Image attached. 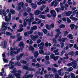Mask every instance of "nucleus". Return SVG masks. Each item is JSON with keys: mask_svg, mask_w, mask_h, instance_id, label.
Masks as SVG:
<instances>
[{"mask_svg": "<svg viewBox=\"0 0 78 78\" xmlns=\"http://www.w3.org/2000/svg\"><path fill=\"white\" fill-rule=\"evenodd\" d=\"M18 73H15L13 74H9L8 76V78H15V76H18L19 75H20L22 74V71L20 70L18 71Z\"/></svg>", "mask_w": 78, "mask_h": 78, "instance_id": "1", "label": "nucleus"}, {"mask_svg": "<svg viewBox=\"0 0 78 78\" xmlns=\"http://www.w3.org/2000/svg\"><path fill=\"white\" fill-rule=\"evenodd\" d=\"M76 62H72L71 63H68L67 64L68 66H73V67L74 69H76Z\"/></svg>", "mask_w": 78, "mask_h": 78, "instance_id": "2", "label": "nucleus"}, {"mask_svg": "<svg viewBox=\"0 0 78 78\" xmlns=\"http://www.w3.org/2000/svg\"><path fill=\"white\" fill-rule=\"evenodd\" d=\"M55 27V24L53 23H52L50 25V26L48 24H46V27L48 30H50L51 28H53Z\"/></svg>", "mask_w": 78, "mask_h": 78, "instance_id": "3", "label": "nucleus"}, {"mask_svg": "<svg viewBox=\"0 0 78 78\" xmlns=\"http://www.w3.org/2000/svg\"><path fill=\"white\" fill-rule=\"evenodd\" d=\"M61 30L59 29H57L55 30V31L56 32H57V34L56 35L55 37L57 38L58 37H59V36L60 34H61V32L60 31V30Z\"/></svg>", "mask_w": 78, "mask_h": 78, "instance_id": "4", "label": "nucleus"}, {"mask_svg": "<svg viewBox=\"0 0 78 78\" xmlns=\"http://www.w3.org/2000/svg\"><path fill=\"white\" fill-rule=\"evenodd\" d=\"M0 14L1 15L3 14L4 16H6V12H5V9L2 10L0 9Z\"/></svg>", "mask_w": 78, "mask_h": 78, "instance_id": "5", "label": "nucleus"}, {"mask_svg": "<svg viewBox=\"0 0 78 78\" xmlns=\"http://www.w3.org/2000/svg\"><path fill=\"white\" fill-rule=\"evenodd\" d=\"M50 13L51 14V16H53V17H56V12L55 10H51L50 11Z\"/></svg>", "mask_w": 78, "mask_h": 78, "instance_id": "6", "label": "nucleus"}, {"mask_svg": "<svg viewBox=\"0 0 78 78\" xmlns=\"http://www.w3.org/2000/svg\"><path fill=\"white\" fill-rule=\"evenodd\" d=\"M20 34H17L16 37H17V39L16 40V42H18V41H20L22 40V36H20Z\"/></svg>", "mask_w": 78, "mask_h": 78, "instance_id": "7", "label": "nucleus"}, {"mask_svg": "<svg viewBox=\"0 0 78 78\" xmlns=\"http://www.w3.org/2000/svg\"><path fill=\"white\" fill-rule=\"evenodd\" d=\"M19 5L20 6H19L18 7V9H17V10H18V11H20V10L21 9V6H21V7H23V5H24V3L23 2H21L19 3Z\"/></svg>", "mask_w": 78, "mask_h": 78, "instance_id": "8", "label": "nucleus"}, {"mask_svg": "<svg viewBox=\"0 0 78 78\" xmlns=\"http://www.w3.org/2000/svg\"><path fill=\"white\" fill-rule=\"evenodd\" d=\"M19 46L20 47H22L20 48V49L21 50H23V48H24V47H25V44H24V43L22 42H20V44H19Z\"/></svg>", "mask_w": 78, "mask_h": 78, "instance_id": "9", "label": "nucleus"}, {"mask_svg": "<svg viewBox=\"0 0 78 78\" xmlns=\"http://www.w3.org/2000/svg\"><path fill=\"white\" fill-rule=\"evenodd\" d=\"M72 11H69L68 12H64V14H66V16H69L72 14Z\"/></svg>", "mask_w": 78, "mask_h": 78, "instance_id": "10", "label": "nucleus"}, {"mask_svg": "<svg viewBox=\"0 0 78 78\" xmlns=\"http://www.w3.org/2000/svg\"><path fill=\"white\" fill-rule=\"evenodd\" d=\"M33 75L29 74L28 75H24L23 76V78H33Z\"/></svg>", "mask_w": 78, "mask_h": 78, "instance_id": "11", "label": "nucleus"}, {"mask_svg": "<svg viewBox=\"0 0 78 78\" xmlns=\"http://www.w3.org/2000/svg\"><path fill=\"white\" fill-rule=\"evenodd\" d=\"M7 41L6 40L3 41V45L2 46V47L3 48H5L7 45Z\"/></svg>", "mask_w": 78, "mask_h": 78, "instance_id": "12", "label": "nucleus"}, {"mask_svg": "<svg viewBox=\"0 0 78 78\" xmlns=\"http://www.w3.org/2000/svg\"><path fill=\"white\" fill-rule=\"evenodd\" d=\"M4 28H2V31H6V29L7 30H11V28L8 27V26L7 25H6L5 26H4Z\"/></svg>", "mask_w": 78, "mask_h": 78, "instance_id": "13", "label": "nucleus"}, {"mask_svg": "<svg viewBox=\"0 0 78 78\" xmlns=\"http://www.w3.org/2000/svg\"><path fill=\"white\" fill-rule=\"evenodd\" d=\"M41 12H42L41 11H40L38 9L35 11L34 14L36 16H37V15H39V14H40V13H41Z\"/></svg>", "mask_w": 78, "mask_h": 78, "instance_id": "14", "label": "nucleus"}, {"mask_svg": "<svg viewBox=\"0 0 78 78\" xmlns=\"http://www.w3.org/2000/svg\"><path fill=\"white\" fill-rule=\"evenodd\" d=\"M10 64H11V66L10 67H9V68L10 69H12H12H14V65H13V64H14V62H12V61L11 60Z\"/></svg>", "mask_w": 78, "mask_h": 78, "instance_id": "15", "label": "nucleus"}, {"mask_svg": "<svg viewBox=\"0 0 78 78\" xmlns=\"http://www.w3.org/2000/svg\"><path fill=\"white\" fill-rule=\"evenodd\" d=\"M39 53L40 54H43V55H47V53H44V51L43 50H39Z\"/></svg>", "mask_w": 78, "mask_h": 78, "instance_id": "16", "label": "nucleus"}, {"mask_svg": "<svg viewBox=\"0 0 78 78\" xmlns=\"http://www.w3.org/2000/svg\"><path fill=\"white\" fill-rule=\"evenodd\" d=\"M62 70H63V69L62 68H61V69L58 70V73L59 75H61V76H63L64 75V74L62 73L61 74V73H62L61 71Z\"/></svg>", "mask_w": 78, "mask_h": 78, "instance_id": "17", "label": "nucleus"}, {"mask_svg": "<svg viewBox=\"0 0 78 78\" xmlns=\"http://www.w3.org/2000/svg\"><path fill=\"white\" fill-rule=\"evenodd\" d=\"M32 36H33V37L32 38V40H33V41H36V39L38 38V36L37 35L35 36L32 35Z\"/></svg>", "mask_w": 78, "mask_h": 78, "instance_id": "18", "label": "nucleus"}, {"mask_svg": "<svg viewBox=\"0 0 78 78\" xmlns=\"http://www.w3.org/2000/svg\"><path fill=\"white\" fill-rule=\"evenodd\" d=\"M46 17V15H40L39 16V17L41 19H45V17Z\"/></svg>", "mask_w": 78, "mask_h": 78, "instance_id": "19", "label": "nucleus"}, {"mask_svg": "<svg viewBox=\"0 0 78 78\" xmlns=\"http://www.w3.org/2000/svg\"><path fill=\"white\" fill-rule=\"evenodd\" d=\"M9 23H4L2 25V28H3L5 26H6V25L8 26V25H9Z\"/></svg>", "mask_w": 78, "mask_h": 78, "instance_id": "20", "label": "nucleus"}, {"mask_svg": "<svg viewBox=\"0 0 78 78\" xmlns=\"http://www.w3.org/2000/svg\"><path fill=\"white\" fill-rule=\"evenodd\" d=\"M68 54V55H70L71 56H73L74 54H75V53L73 51H71L69 52Z\"/></svg>", "mask_w": 78, "mask_h": 78, "instance_id": "21", "label": "nucleus"}, {"mask_svg": "<svg viewBox=\"0 0 78 78\" xmlns=\"http://www.w3.org/2000/svg\"><path fill=\"white\" fill-rule=\"evenodd\" d=\"M34 49V48L31 45L30 46L29 48V51H33Z\"/></svg>", "mask_w": 78, "mask_h": 78, "instance_id": "22", "label": "nucleus"}, {"mask_svg": "<svg viewBox=\"0 0 78 78\" xmlns=\"http://www.w3.org/2000/svg\"><path fill=\"white\" fill-rule=\"evenodd\" d=\"M37 29V27L36 26H34L31 28V30H35Z\"/></svg>", "mask_w": 78, "mask_h": 78, "instance_id": "23", "label": "nucleus"}, {"mask_svg": "<svg viewBox=\"0 0 78 78\" xmlns=\"http://www.w3.org/2000/svg\"><path fill=\"white\" fill-rule=\"evenodd\" d=\"M75 26L74 24H71L69 25V27L70 28H71V30H73V29H74V28H75Z\"/></svg>", "mask_w": 78, "mask_h": 78, "instance_id": "24", "label": "nucleus"}, {"mask_svg": "<svg viewBox=\"0 0 78 78\" xmlns=\"http://www.w3.org/2000/svg\"><path fill=\"white\" fill-rule=\"evenodd\" d=\"M31 4L33 8L34 9L36 8L37 7V5L36 4H34L33 3H31Z\"/></svg>", "mask_w": 78, "mask_h": 78, "instance_id": "25", "label": "nucleus"}, {"mask_svg": "<svg viewBox=\"0 0 78 78\" xmlns=\"http://www.w3.org/2000/svg\"><path fill=\"white\" fill-rule=\"evenodd\" d=\"M11 19H10V18H8V16H6L5 17V20L6 21V22H9Z\"/></svg>", "mask_w": 78, "mask_h": 78, "instance_id": "26", "label": "nucleus"}, {"mask_svg": "<svg viewBox=\"0 0 78 78\" xmlns=\"http://www.w3.org/2000/svg\"><path fill=\"white\" fill-rule=\"evenodd\" d=\"M39 55V52L38 51H36L34 53V56L35 58H37L38 55Z\"/></svg>", "mask_w": 78, "mask_h": 78, "instance_id": "27", "label": "nucleus"}, {"mask_svg": "<svg viewBox=\"0 0 78 78\" xmlns=\"http://www.w3.org/2000/svg\"><path fill=\"white\" fill-rule=\"evenodd\" d=\"M34 17L33 16H31L30 18V19H28V20L29 21H30V22H32V21H34Z\"/></svg>", "mask_w": 78, "mask_h": 78, "instance_id": "28", "label": "nucleus"}, {"mask_svg": "<svg viewBox=\"0 0 78 78\" xmlns=\"http://www.w3.org/2000/svg\"><path fill=\"white\" fill-rule=\"evenodd\" d=\"M67 37H69V39H73V35H72V34H69V35L67 36Z\"/></svg>", "mask_w": 78, "mask_h": 78, "instance_id": "29", "label": "nucleus"}, {"mask_svg": "<svg viewBox=\"0 0 78 78\" xmlns=\"http://www.w3.org/2000/svg\"><path fill=\"white\" fill-rule=\"evenodd\" d=\"M42 31H43L44 34H47V33H48V31H47V29H42Z\"/></svg>", "mask_w": 78, "mask_h": 78, "instance_id": "30", "label": "nucleus"}, {"mask_svg": "<svg viewBox=\"0 0 78 78\" xmlns=\"http://www.w3.org/2000/svg\"><path fill=\"white\" fill-rule=\"evenodd\" d=\"M45 5H43L42 7H41L40 8V11H42L44 10V8H45Z\"/></svg>", "mask_w": 78, "mask_h": 78, "instance_id": "31", "label": "nucleus"}, {"mask_svg": "<svg viewBox=\"0 0 78 78\" xmlns=\"http://www.w3.org/2000/svg\"><path fill=\"white\" fill-rule=\"evenodd\" d=\"M51 69V70L53 71L54 73H56V72H57V70H56V68H52Z\"/></svg>", "mask_w": 78, "mask_h": 78, "instance_id": "32", "label": "nucleus"}, {"mask_svg": "<svg viewBox=\"0 0 78 78\" xmlns=\"http://www.w3.org/2000/svg\"><path fill=\"white\" fill-rule=\"evenodd\" d=\"M53 76V74H49L48 75V78H51Z\"/></svg>", "mask_w": 78, "mask_h": 78, "instance_id": "33", "label": "nucleus"}, {"mask_svg": "<svg viewBox=\"0 0 78 78\" xmlns=\"http://www.w3.org/2000/svg\"><path fill=\"white\" fill-rule=\"evenodd\" d=\"M15 66H20L21 64L20 62H18L15 63Z\"/></svg>", "mask_w": 78, "mask_h": 78, "instance_id": "34", "label": "nucleus"}, {"mask_svg": "<svg viewBox=\"0 0 78 78\" xmlns=\"http://www.w3.org/2000/svg\"><path fill=\"white\" fill-rule=\"evenodd\" d=\"M23 68L24 70H28V67L27 66H25L23 67Z\"/></svg>", "mask_w": 78, "mask_h": 78, "instance_id": "35", "label": "nucleus"}, {"mask_svg": "<svg viewBox=\"0 0 78 78\" xmlns=\"http://www.w3.org/2000/svg\"><path fill=\"white\" fill-rule=\"evenodd\" d=\"M38 34L39 36H43V33H41L40 32H38Z\"/></svg>", "mask_w": 78, "mask_h": 78, "instance_id": "36", "label": "nucleus"}, {"mask_svg": "<svg viewBox=\"0 0 78 78\" xmlns=\"http://www.w3.org/2000/svg\"><path fill=\"white\" fill-rule=\"evenodd\" d=\"M55 78H61V77H59V75L58 74V73H56L55 74Z\"/></svg>", "mask_w": 78, "mask_h": 78, "instance_id": "37", "label": "nucleus"}, {"mask_svg": "<svg viewBox=\"0 0 78 78\" xmlns=\"http://www.w3.org/2000/svg\"><path fill=\"white\" fill-rule=\"evenodd\" d=\"M55 54H51V55H50V57L51 58V59H54V58H55Z\"/></svg>", "mask_w": 78, "mask_h": 78, "instance_id": "38", "label": "nucleus"}, {"mask_svg": "<svg viewBox=\"0 0 78 78\" xmlns=\"http://www.w3.org/2000/svg\"><path fill=\"white\" fill-rule=\"evenodd\" d=\"M27 70H29V71H35V70L34 68H29V69L28 68V69H27Z\"/></svg>", "mask_w": 78, "mask_h": 78, "instance_id": "39", "label": "nucleus"}, {"mask_svg": "<svg viewBox=\"0 0 78 78\" xmlns=\"http://www.w3.org/2000/svg\"><path fill=\"white\" fill-rule=\"evenodd\" d=\"M20 62L21 63H23V64H27V62L25 60H21Z\"/></svg>", "mask_w": 78, "mask_h": 78, "instance_id": "40", "label": "nucleus"}, {"mask_svg": "<svg viewBox=\"0 0 78 78\" xmlns=\"http://www.w3.org/2000/svg\"><path fill=\"white\" fill-rule=\"evenodd\" d=\"M10 12L12 14H14L15 13V11L12 9H11Z\"/></svg>", "mask_w": 78, "mask_h": 78, "instance_id": "41", "label": "nucleus"}, {"mask_svg": "<svg viewBox=\"0 0 78 78\" xmlns=\"http://www.w3.org/2000/svg\"><path fill=\"white\" fill-rule=\"evenodd\" d=\"M27 11L28 13L31 12V9L30 8H28L27 9Z\"/></svg>", "mask_w": 78, "mask_h": 78, "instance_id": "42", "label": "nucleus"}, {"mask_svg": "<svg viewBox=\"0 0 78 78\" xmlns=\"http://www.w3.org/2000/svg\"><path fill=\"white\" fill-rule=\"evenodd\" d=\"M16 58L17 61H19V60H20L21 59V58L19 56H16Z\"/></svg>", "mask_w": 78, "mask_h": 78, "instance_id": "43", "label": "nucleus"}, {"mask_svg": "<svg viewBox=\"0 0 78 78\" xmlns=\"http://www.w3.org/2000/svg\"><path fill=\"white\" fill-rule=\"evenodd\" d=\"M69 34V32H67V31L65 30L64 31V35L65 36H66Z\"/></svg>", "mask_w": 78, "mask_h": 78, "instance_id": "44", "label": "nucleus"}, {"mask_svg": "<svg viewBox=\"0 0 78 78\" xmlns=\"http://www.w3.org/2000/svg\"><path fill=\"white\" fill-rule=\"evenodd\" d=\"M60 44L61 48H63L64 46V43L63 42H61Z\"/></svg>", "mask_w": 78, "mask_h": 78, "instance_id": "45", "label": "nucleus"}, {"mask_svg": "<svg viewBox=\"0 0 78 78\" xmlns=\"http://www.w3.org/2000/svg\"><path fill=\"white\" fill-rule=\"evenodd\" d=\"M65 27L66 26H65L63 24H62L59 26V28H65Z\"/></svg>", "mask_w": 78, "mask_h": 78, "instance_id": "46", "label": "nucleus"}, {"mask_svg": "<svg viewBox=\"0 0 78 78\" xmlns=\"http://www.w3.org/2000/svg\"><path fill=\"white\" fill-rule=\"evenodd\" d=\"M71 76L72 78H75V75L73 73H72L71 75Z\"/></svg>", "mask_w": 78, "mask_h": 78, "instance_id": "47", "label": "nucleus"}, {"mask_svg": "<svg viewBox=\"0 0 78 78\" xmlns=\"http://www.w3.org/2000/svg\"><path fill=\"white\" fill-rule=\"evenodd\" d=\"M54 6L56 7L58 5V2L57 1H54Z\"/></svg>", "mask_w": 78, "mask_h": 78, "instance_id": "48", "label": "nucleus"}, {"mask_svg": "<svg viewBox=\"0 0 78 78\" xmlns=\"http://www.w3.org/2000/svg\"><path fill=\"white\" fill-rule=\"evenodd\" d=\"M67 23H71V22H72V21H71L70 20L69 18H67Z\"/></svg>", "mask_w": 78, "mask_h": 78, "instance_id": "49", "label": "nucleus"}, {"mask_svg": "<svg viewBox=\"0 0 78 78\" xmlns=\"http://www.w3.org/2000/svg\"><path fill=\"white\" fill-rule=\"evenodd\" d=\"M16 72H17V71H16V69L14 68L13 69V71H12V73H16Z\"/></svg>", "mask_w": 78, "mask_h": 78, "instance_id": "50", "label": "nucleus"}, {"mask_svg": "<svg viewBox=\"0 0 78 78\" xmlns=\"http://www.w3.org/2000/svg\"><path fill=\"white\" fill-rule=\"evenodd\" d=\"M6 35L8 36H12V34L9 32H6Z\"/></svg>", "mask_w": 78, "mask_h": 78, "instance_id": "51", "label": "nucleus"}, {"mask_svg": "<svg viewBox=\"0 0 78 78\" xmlns=\"http://www.w3.org/2000/svg\"><path fill=\"white\" fill-rule=\"evenodd\" d=\"M58 58H59V56H56L55 57H54V59H54V60H55V61H56V60H58Z\"/></svg>", "mask_w": 78, "mask_h": 78, "instance_id": "52", "label": "nucleus"}, {"mask_svg": "<svg viewBox=\"0 0 78 78\" xmlns=\"http://www.w3.org/2000/svg\"><path fill=\"white\" fill-rule=\"evenodd\" d=\"M49 11V9L48 8V7H47L46 10L45 11V12H48Z\"/></svg>", "mask_w": 78, "mask_h": 78, "instance_id": "53", "label": "nucleus"}, {"mask_svg": "<svg viewBox=\"0 0 78 78\" xmlns=\"http://www.w3.org/2000/svg\"><path fill=\"white\" fill-rule=\"evenodd\" d=\"M23 30V28H22L21 29H18L17 30V32H22V31Z\"/></svg>", "mask_w": 78, "mask_h": 78, "instance_id": "54", "label": "nucleus"}, {"mask_svg": "<svg viewBox=\"0 0 78 78\" xmlns=\"http://www.w3.org/2000/svg\"><path fill=\"white\" fill-rule=\"evenodd\" d=\"M59 9H60L62 11H63L64 9V6H61V8Z\"/></svg>", "mask_w": 78, "mask_h": 78, "instance_id": "55", "label": "nucleus"}, {"mask_svg": "<svg viewBox=\"0 0 78 78\" xmlns=\"http://www.w3.org/2000/svg\"><path fill=\"white\" fill-rule=\"evenodd\" d=\"M67 40V38H62V42H65V41H66Z\"/></svg>", "mask_w": 78, "mask_h": 78, "instance_id": "56", "label": "nucleus"}, {"mask_svg": "<svg viewBox=\"0 0 78 78\" xmlns=\"http://www.w3.org/2000/svg\"><path fill=\"white\" fill-rule=\"evenodd\" d=\"M10 54L11 56H12L14 54V51H10Z\"/></svg>", "mask_w": 78, "mask_h": 78, "instance_id": "57", "label": "nucleus"}, {"mask_svg": "<svg viewBox=\"0 0 78 78\" xmlns=\"http://www.w3.org/2000/svg\"><path fill=\"white\" fill-rule=\"evenodd\" d=\"M15 48H12V47H10V51H14V50H15Z\"/></svg>", "mask_w": 78, "mask_h": 78, "instance_id": "58", "label": "nucleus"}, {"mask_svg": "<svg viewBox=\"0 0 78 78\" xmlns=\"http://www.w3.org/2000/svg\"><path fill=\"white\" fill-rule=\"evenodd\" d=\"M45 58L46 60H48V59H50L49 56H48V55H46L45 57Z\"/></svg>", "mask_w": 78, "mask_h": 78, "instance_id": "59", "label": "nucleus"}, {"mask_svg": "<svg viewBox=\"0 0 78 78\" xmlns=\"http://www.w3.org/2000/svg\"><path fill=\"white\" fill-rule=\"evenodd\" d=\"M23 15L25 17L27 16H28V13L27 12H24V13H23Z\"/></svg>", "mask_w": 78, "mask_h": 78, "instance_id": "60", "label": "nucleus"}, {"mask_svg": "<svg viewBox=\"0 0 78 78\" xmlns=\"http://www.w3.org/2000/svg\"><path fill=\"white\" fill-rule=\"evenodd\" d=\"M73 70V68L70 67L69 69V72H70L71 71H72Z\"/></svg>", "mask_w": 78, "mask_h": 78, "instance_id": "61", "label": "nucleus"}, {"mask_svg": "<svg viewBox=\"0 0 78 78\" xmlns=\"http://www.w3.org/2000/svg\"><path fill=\"white\" fill-rule=\"evenodd\" d=\"M3 60L5 62H8V60L6 59L3 58Z\"/></svg>", "mask_w": 78, "mask_h": 78, "instance_id": "62", "label": "nucleus"}, {"mask_svg": "<svg viewBox=\"0 0 78 78\" xmlns=\"http://www.w3.org/2000/svg\"><path fill=\"white\" fill-rule=\"evenodd\" d=\"M16 27V24H14V25L12 26V29H15V28Z\"/></svg>", "mask_w": 78, "mask_h": 78, "instance_id": "63", "label": "nucleus"}, {"mask_svg": "<svg viewBox=\"0 0 78 78\" xmlns=\"http://www.w3.org/2000/svg\"><path fill=\"white\" fill-rule=\"evenodd\" d=\"M45 62L46 65H48V64H50V62L48 61H46Z\"/></svg>", "mask_w": 78, "mask_h": 78, "instance_id": "64", "label": "nucleus"}]
</instances>
